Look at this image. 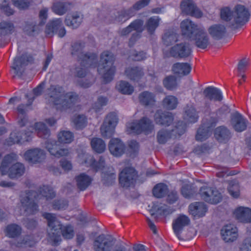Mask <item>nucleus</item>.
I'll use <instances>...</instances> for the list:
<instances>
[{
  "instance_id": "nucleus-63",
  "label": "nucleus",
  "mask_w": 251,
  "mask_h": 251,
  "mask_svg": "<svg viewBox=\"0 0 251 251\" xmlns=\"http://www.w3.org/2000/svg\"><path fill=\"white\" fill-rule=\"evenodd\" d=\"M12 1L15 6L19 9H25L29 6L27 0H12Z\"/></svg>"
},
{
  "instance_id": "nucleus-13",
  "label": "nucleus",
  "mask_w": 251,
  "mask_h": 251,
  "mask_svg": "<svg viewBox=\"0 0 251 251\" xmlns=\"http://www.w3.org/2000/svg\"><path fill=\"white\" fill-rule=\"evenodd\" d=\"M78 161L81 164H84L87 167H90L96 171L101 170L104 166V160L100 157L99 162H96L92 156L85 153L78 155Z\"/></svg>"
},
{
  "instance_id": "nucleus-62",
  "label": "nucleus",
  "mask_w": 251,
  "mask_h": 251,
  "mask_svg": "<svg viewBox=\"0 0 251 251\" xmlns=\"http://www.w3.org/2000/svg\"><path fill=\"white\" fill-rule=\"evenodd\" d=\"M35 241L32 240V237L27 236L25 241L24 240L23 242L18 243L16 246L18 247H22L24 246L25 247H32L35 244Z\"/></svg>"
},
{
  "instance_id": "nucleus-39",
  "label": "nucleus",
  "mask_w": 251,
  "mask_h": 251,
  "mask_svg": "<svg viewBox=\"0 0 251 251\" xmlns=\"http://www.w3.org/2000/svg\"><path fill=\"white\" fill-rule=\"evenodd\" d=\"M210 134V127L202 126L199 128L196 136V138L198 141H202L206 139Z\"/></svg>"
},
{
  "instance_id": "nucleus-15",
  "label": "nucleus",
  "mask_w": 251,
  "mask_h": 251,
  "mask_svg": "<svg viewBox=\"0 0 251 251\" xmlns=\"http://www.w3.org/2000/svg\"><path fill=\"white\" fill-rule=\"evenodd\" d=\"M114 244L113 240L102 234L95 239L94 242V249L95 251H111Z\"/></svg>"
},
{
  "instance_id": "nucleus-9",
  "label": "nucleus",
  "mask_w": 251,
  "mask_h": 251,
  "mask_svg": "<svg viewBox=\"0 0 251 251\" xmlns=\"http://www.w3.org/2000/svg\"><path fill=\"white\" fill-rule=\"evenodd\" d=\"M117 123V115L115 113L108 114L100 128L101 135L105 138H110L114 133Z\"/></svg>"
},
{
  "instance_id": "nucleus-56",
  "label": "nucleus",
  "mask_w": 251,
  "mask_h": 251,
  "mask_svg": "<svg viewBox=\"0 0 251 251\" xmlns=\"http://www.w3.org/2000/svg\"><path fill=\"white\" fill-rule=\"evenodd\" d=\"M139 150V145L138 143L135 141H131L128 144L127 149V153L131 156H134Z\"/></svg>"
},
{
  "instance_id": "nucleus-21",
  "label": "nucleus",
  "mask_w": 251,
  "mask_h": 251,
  "mask_svg": "<svg viewBox=\"0 0 251 251\" xmlns=\"http://www.w3.org/2000/svg\"><path fill=\"white\" fill-rule=\"evenodd\" d=\"M200 27L189 20H184L180 24L182 34L185 37L191 39Z\"/></svg>"
},
{
  "instance_id": "nucleus-18",
  "label": "nucleus",
  "mask_w": 251,
  "mask_h": 251,
  "mask_svg": "<svg viewBox=\"0 0 251 251\" xmlns=\"http://www.w3.org/2000/svg\"><path fill=\"white\" fill-rule=\"evenodd\" d=\"M195 41L196 46L200 49H204L210 44L209 38L203 28L200 27L191 39Z\"/></svg>"
},
{
  "instance_id": "nucleus-57",
  "label": "nucleus",
  "mask_w": 251,
  "mask_h": 251,
  "mask_svg": "<svg viewBox=\"0 0 251 251\" xmlns=\"http://www.w3.org/2000/svg\"><path fill=\"white\" fill-rule=\"evenodd\" d=\"M13 27V25L11 23L7 22L0 23V35H5L10 33Z\"/></svg>"
},
{
  "instance_id": "nucleus-32",
  "label": "nucleus",
  "mask_w": 251,
  "mask_h": 251,
  "mask_svg": "<svg viewBox=\"0 0 251 251\" xmlns=\"http://www.w3.org/2000/svg\"><path fill=\"white\" fill-rule=\"evenodd\" d=\"M92 178L85 174H81L76 177L78 188L80 190H84L91 183Z\"/></svg>"
},
{
  "instance_id": "nucleus-11",
  "label": "nucleus",
  "mask_w": 251,
  "mask_h": 251,
  "mask_svg": "<svg viewBox=\"0 0 251 251\" xmlns=\"http://www.w3.org/2000/svg\"><path fill=\"white\" fill-rule=\"evenodd\" d=\"M137 173L134 168L127 167L121 171L119 176L120 183L123 187H129L134 183Z\"/></svg>"
},
{
  "instance_id": "nucleus-45",
  "label": "nucleus",
  "mask_w": 251,
  "mask_h": 251,
  "mask_svg": "<svg viewBox=\"0 0 251 251\" xmlns=\"http://www.w3.org/2000/svg\"><path fill=\"white\" fill-rule=\"evenodd\" d=\"M228 193L234 198H237L240 194V187L239 184L235 181L229 182L227 188Z\"/></svg>"
},
{
  "instance_id": "nucleus-24",
  "label": "nucleus",
  "mask_w": 251,
  "mask_h": 251,
  "mask_svg": "<svg viewBox=\"0 0 251 251\" xmlns=\"http://www.w3.org/2000/svg\"><path fill=\"white\" fill-rule=\"evenodd\" d=\"M231 124L234 129L239 132L244 130L247 127V121L239 113H235L231 118Z\"/></svg>"
},
{
  "instance_id": "nucleus-58",
  "label": "nucleus",
  "mask_w": 251,
  "mask_h": 251,
  "mask_svg": "<svg viewBox=\"0 0 251 251\" xmlns=\"http://www.w3.org/2000/svg\"><path fill=\"white\" fill-rule=\"evenodd\" d=\"M186 126L182 122L179 123L178 125L172 131V134H174L175 137L180 136L185 131Z\"/></svg>"
},
{
  "instance_id": "nucleus-7",
  "label": "nucleus",
  "mask_w": 251,
  "mask_h": 251,
  "mask_svg": "<svg viewBox=\"0 0 251 251\" xmlns=\"http://www.w3.org/2000/svg\"><path fill=\"white\" fill-rule=\"evenodd\" d=\"M153 129L152 123L146 117H143L139 121L129 122L126 126V131L128 134H139L144 132L148 134Z\"/></svg>"
},
{
  "instance_id": "nucleus-10",
  "label": "nucleus",
  "mask_w": 251,
  "mask_h": 251,
  "mask_svg": "<svg viewBox=\"0 0 251 251\" xmlns=\"http://www.w3.org/2000/svg\"><path fill=\"white\" fill-rule=\"evenodd\" d=\"M201 198L209 203L217 204L222 199L221 195L217 190L207 186L202 187L200 190Z\"/></svg>"
},
{
  "instance_id": "nucleus-34",
  "label": "nucleus",
  "mask_w": 251,
  "mask_h": 251,
  "mask_svg": "<svg viewBox=\"0 0 251 251\" xmlns=\"http://www.w3.org/2000/svg\"><path fill=\"white\" fill-rule=\"evenodd\" d=\"M139 100L140 103L145 105L151 106L155 103L154 95L148 91L141 93L139 96Z\"/></svg>"
},
{
  "instance_id": "nucleus-8",
  "label": "nucleus",
  "mask_w": 251,
  "mask_h": 251,
  "mask_svg": "<svg viewBox=\"0 0 251 251\" xmlns=\"http://www.w3.org/2000/svg\"><path fill=\"white\" fill-rule=\"evenodd\" d=\"M84 45L81 43H76L72 46V53L73 55H76L78 57L79 61L82 66L93 65L96 60V55L95 54H84L82 51Z\"/></svg>"
},
{
  "instance_id": "nucleus-17",
  "label": "nucleus",
  "mask_w": 251,
  "mask_h": 251,
  "mask_svg": "<svg viewBox=\"0 0 251 251\" xmlns=\"http://www.w3.org/2000/svg\"><path fill=\"white\" fill-rule=\"evenodd\" d=\"M45 32L49 35H52L55 32L57 33L60 37H62L66 34V30L62 26V21L60 19L50 21L47 25Z\"/></svg>"
},
{
  "instance_id": "nucleus-61",
  "label": "nucleus",
  "mask_w": 251,
  "mask_h": 251,
  "mask_svg": "<svg viewBox=\"0 0 251 251\" xmlns=\"http://www.w3.org/2000/svg\"><path fill=\"white\" fill-rule=\"evenodd\" d=\"M107 99L106 98L100 97L98 98L97 102L95 103L94 109L96 111L99 110L101 107L106 104Z\"/></svg>"
},
{
  "instance_id": "nucleus-16",
  "label": "nucleus",
  "mask_w": 251,
  "mask_h": 251,
  "mask_svg": "<svg viewBox=\"0 0 251 251\" xmlns=\"http://www.w3.org/2000/svg\"><path fill=\"white\" fill-rule=\"evenodd\" d=\"M222 239L226 242H232L238 237V231L237 227L233 224L224 226L221 230Z\"/></svg>"
},
{
  "instance_id": "nucleus-60",
  "label": "nucleus",
  "mask_w": 251,
  "mask_h": 251,
  "mask_svg": "<svg viewBox=\"0 0 251 251\" xmlns=\"http://www.w3.org/2000/svg\"><path fill=\"white\" fill-rule=\"evenodd\" d=\"M241 251H251V237L246 238L240 245Z\"/></svg>"
},
{
  "instance_id": "nucleus-29",
  "label": "nucleus",
  "mask_w": 251,
  "mask_h": 251,
  "mask_svg": "<svg viewBox=\"0 0 251 251\" xmlns=\"http://www.w3.org/2000/svg\"><path fill=\"white\" fill-rule=\"evenodd\" d=\"M205 98L210 100L220 101L223 99L222 92L220 89L212 86L205 88L203 91Z\"/></svg>"
},
{
  "instance_id": "nucleus-64",
  "label": "nucleus",
  "mask_w": 251,
  "mask_h": 251,
  "mask_svg": "<svg viewBox=\"0 0 251 251\" xmlns=\"http://www.w3.org/2000/svg\"><path fill=\"white\" fill-rule=\"evenodd\" d=\"M249 64V60L248 59L244 58L241 60L238 65V70L240 73H242L245 71L247 67Z\"/></svg>"
},
{
  "instance_id": "nucleus-12",
  "label": "nucleus",
  "mask_w": 251,
  "mask_h": 251,
  "mask_svg": "<svg viewBox=\"0 0 251 251\" xmlns=\"http://www.w3.org/2000/svg\"><path fill=\"white\" fill-rule=\"evenodd\" d=\"M32 131L21 133L18 130L13 131L10 135L9 137L6 140L5 144L11 146L15 144H24L31 139Z\"/></svg>"
},
{
  "instance_id": "nucleus-6",
  "label": "nucleus",
  "mask_w": 251,
  "mask_h": 251,
  "mask_svg": "<svg viewBox=\"0 0 251 251\" xmlns=\"http://www.w3.org/2000/svg\"><path fill=\"white\" fill-rule=\"evenodd\" d=\"M114 60L113 54L109 51H104L101 54L98 71L105 82L110 81L113 78L115 72V67L113 65Z\"/></svg>"
},
{
  "instance_id": "nucleus-44",
  "label": "nucleus",
  "mask_w": 251,
  "mask_h": 251,
  "mask_svg": "<svg viewBox=\"0 0 251 251\" xmlns=\"http://www.w3.org/2000/svg\"><path fill=\"white\" fill-rule=\"evenodd\" d=\"M57 136L58 141L63 144L70 143L74 138L73 133L69 131H61L58 134Z\"/></svg>"
},
{
  "instance_id": "nucleus-30",
  "label": "nucleus",
  "mask_w": 251,
  "mask_h": 251,
  "mask_svg": "<svg viewBox=\"0 0 251 251\" xmlns=\"http://www.w3.org/2000/svg\"><path fill=\"white\" fill-rule=\"evenodd\" d=\"M191 70V67L187 63H176L174 64L172 71L174 74L179 76L189 74Z\"/></svg>"
},
{
  "instance_id": "nucleus-41",
  "label": "nucleus",
  "mask_w": 251,
  "mask_h": 251,
  "mask_svg": "<svg viewBox=\"0 0 251 251\" xmlns=\"http://www.w3.org/2000/svg\"><path fill=\"white\" fill-rule=\"evenodd\" d=\"M70 4L64 2L54 3L52 7V10L53 12L59 15L64 14L67 11Z\"/></svg>"
},
{
  "instance_id": "nucleus-55",
  "label": "nucleus",
  "mask_w": 251,
  "mask_h": 251,
  "mask_svg": "<svg viewBox=\"0 0 251 251\" xmlns=\"http://www.w3.org/2000/svg\"><path fill=\"white\" fill-rule=\"evenodd\" d=\"M159 19L158 17L151 18L147 24V28L149 32L151 33L158 25Z\"/></svg>"
},
{
  "instance_id": "nucleus-25",
  "label": "nucleus",
  "mask_w": 251,
  "mask_h": 251,
  "mask_svg": "<svg viewBox=\"0 0 251 251\" xmlns=\"http://www.w3.org/2000/svg\"><path fill=\"white\" fill-rule=\"evenodd\" d=\"M208 31L212 38L215 40H219L224 36L226 29L222 24H214L209 27Z\"/></svg>"
},
{
  "instance_id": "nucleus-51",
  "label": "nucleus",
  "mask_w": 251,
  "mask_h": 251,
  "mask_svg": "<svg viewBox=\"0 0 251 251\" xmlns=\"http://www.w3.org/2000/svg\"><path fill=\"white\" fill-rule=\"evenodd\" d=\"M169 212L167 211V206L163 205L158 206L153 204L152 209L151 210V213L152 216L154 215H166Z\"/></svg>"
},
{
  "instance_id": "nucleus-19",
  "label": "nucleus",
  "mask_w": 251,
  "mask_h": 251,
  "mask_svg": "<svg viewBox=\"0 0 251 251\" xmlns=\"http://www.w3.org/2000/svg\"><path fill=\"white\" fill-rule=\"evenodd\" d=\"M25 160L31 163H36L42 161L45 158V153L38 148L27 150L24 154Z\"/></svg>"
},
{
  "instance_id": "nucleus-52",
  "label": "nucleus",
  "mask_w": 251,
  "mask_h": 251,
  "mask_svg": "<svg viewBox=\"0 0 251 251\" xmlns=\"http://www.w3.org/2000/svg\"><path fill=\"white\" fill-rule=\"evenodd\" d=\"M164 86L169 90L175 88L177 85L176 78L175 76L171 75L167 77L163 81Z\"/></svg>"
},
{
  "instance_id": "nucleus-43",
  "label": "nucleus",
  "mask_w": 251,
  "mask_h": 251,
  "mask_svg": "<svg viewBox=\"0 0 251 251\" xmlns=\"http://www.w3.org/2000/svg\"><path fill=\"white\" fill-rule=\"evenodd\" d=\"M34 129L39 137L46 138L49 136L50 131L45 125L42 123H37L35 125V127L32 128Z\"/></svg>"
},
{
  "instance_id": "nucleus-53",
  "label": "nucleus",
  "mask_w": 251,
  "mask_h": 251,
  "mask_svg": "<svg viewBox=\"0 0 251 251\" xmlns=\"http://www.w3.org/2000/svg\"><path fill=\"white\" fill-rule=\"evenodd\" d=\"M73 123L76 128L80 129L86 125V118L83 115L75 116L73 120Z\"/></svg>"
},
{
  "instance_id": "nucleus-47",
  "label": "nucleus",
  "mask_w": 251,
  "mask_h": 251,
  "mask_svg": "<svg viewBox=\"0 0 251 251\" xmlns=\"http://www.w3.org/2000/svg\"><path fill=\"white\" fill-rule=\"evenodd\" d=\"M167 191V185L163 183H159L154 186L153 194L156 198H162L166 194Z\"/></svg>"
},
{
  "instance_id": "nucleus-46",
  "label": "nucleus",
  "mask_w": 251,
  "mask_h": 251,
  "mask_svg": "<svg viewBox=\"0 0 251 251\" xmlns=\"http://www.w3.org/2000/svg\"><path fill=\"white\" fill-rule=\"evenodd\" d=\"M177 99L173 96H167L163 101V106L168 109H174L177 105Z\"/></svg>"
},
{
  "instance_id": "nucleus-28",
  "label": "nucleus",
  "mask_w": 251,
  "mask_h": 251,
  "mask_svg": "<svg viewBox=\"0 0 251 251\" xmlns=\"http://www.w3.org/2000/svg\"><path fill=\"white\" fill-rule=\"evenodd\" d=\"M154 120L157 124L168 126L173 122V117L171 113H162L161 111H158L155 114Z\"/></svg>"
},
{
  "instance_id": "nucleus-36",
  "label": "nucleus",
  "mask_w": 251,
  "mask_h": 251,
  "mask_svg": "<svg viewBox=\"0 0 251 251\" xmlns=\"http://www.w3.org/2000/svg\"><path fill=\"white\" fill-rule=\"evenodd\" d=\"M184 118L189 123H195L197 121L198 118L197 113L192 106H188L185 108Z\"/></svg>"
},
{
  "instance_id": "nucleus-2",
  "label": "nucleus",
  "mask_w": 251,
  "mask_h": 251,
  "mask_svg": "<svg viewBox=\"0 0 251 251\" xmlns=\"http://www.w3.org/2000/svg\"><path fill=\"white\" fill-rule=\"evenodd\" d=\"M43 217L47 220L50 231L48 236L49 243L52 246H57L61 242V237L58 234L61 230L63 237L65 239H71L74 236V231L70 226H62L58 221L55 216L50 213H44Z\"/></svg>"
},
{
  "instance_id": "nucleus-48",
  "label": "nucleus",
  "mask_w": 251,
  "mask_h": 251,
  "mask_svg": "<svg viewBox=\"0 0 251 251\" xmlns=\"http://www.w3.org/2000/svg\"><path fill=\"white\" fill-rule=\"evenodd\" d=\"M23 64L22 60V57H16L14 60L13 65L12 66L11 72L13 74L14 76H20L22 73L21 72V67Z\"/></svg>"
},
{
  "instance_id": "nucleus-31",
  "label": "nucleus",
  "mask_w": 251,
  "mask_h": 251,
  "mask_svg": "<svg viewBox=\"0 0 251 251\" xmlns=\"http://www.w3.org/2000/svg\"><path fill=\"white\" fill-rule=\"evenodd\" d=\"M189 223L188 217L185 215H180L173 223V229L176 235L179 238V235L183 227Z\"/></svg>"
},
{
  "instance_id": "nucleus-42",
  "label": "nucleus",
  "mask_w": 251,
  "mask_h": 251,
  "mask_svg": "<svg viewBox=\"0 0 251 251\" xmlns=\"http://www.w3.org/2000/svg\"><path fill=\"white\" fill-rule=\"evenodd\" d=\"M116 89L124 94L130 95L133 91V88L128 82L121 81L116 85Z\"/></svg>"
},
{
  "instance_id": "nucleus-54",
  "label": "nucleus",
  "mask_w": 251,
  "mask_h": 251,
  "mask_svg": "<svg viewBox=\"0 0 251 251\" xmlns=\"http://www.w3.org/2000/svg\"><path fill=\"white\" fill-rule=\"evenodd\" d=\"M172 137V134L169 133L166 130H161L158 133L157 138L160 144H164L167 140Z\"/></svg>"
},
{
  "instance_id": "nucleus-14",
  "label": "nucleus",
  "mask_w": 251,
  "mask_h": 251,
  "mask_svg": "<svg viewBox=\"0 0 251 251\" xmlns=\"http://www.w3.org/2000/svg\"><path fill=\"white\" fill-rule=\"evenodd\" d=\"M168 51V53H166V55L176 57H186L190 55L191 50L188 45L178 42L170 47Z\"/></svg>"
},
{
  "instance_id": "nucleus-20",
  "label": "nucleus",
  "mask_w": 251,
  "mask_h": 251,
  "mask_svg": "<svg viewBox=\"0 0 251 251\" xmlns=\"http://www.w3.org/2000/svg\"><path fill=\"white\" fill-rule=\"evenodd\" d=\"M233 214L241 223H251V208L250 207L238 206L234 210Z\"/></svg>"
},
{
  "instance_id": "nucleus-59",
  "label": "nucleus",
  "mask_w": 251,
  "mask_h": 251,
  "mask_svg": "<svg viewBox=\"0 0 251 251\" xmlns=\"http://www.w3.org/2000/svg\"><path fill=\"white\" fill-rule=\"evenodd\" d=\"M23 108V106H19L17 109L19 113L18 118L19 119L18 123L21 126L25 125V122L26 121V118L24 115L25 110Z\"/></svg>"
},
{
  "instance_id": "nucleus-23",
  "label": "nucleus",
  "mask_w": 251,
  "mask_h": 251,
  "mask_svg": "<svg viewBox=\"0 0 251 251\" xmlns=\"http://www.w3.org/2000/svg\"><path fill=\"white\" fill-rule=\"evenodd\" d=\"M46 148L50 154L56 157L67 156L70 152L69 150L66 149L58 150L56 142L53 140L48 141L46 144Z\"/></svg>"
},
{
  "instance_id": "nucleus-26",
  "label": "nucleus",
  "mask_w": 251,
  "mask_h": 251,
  "mask_svg": "<svg viewBox=\"0 0 251 251\" xmlns=\"http://www.w3.org/2000/svg\"><path fill=\"white\" fill-rule=\"evenodd\" d=\"M164 45L166 49H164V51H168L169 48L176 45L178 42L177 35L173 31H168L166 32L162 38Z\"/></svg>"
},
{
  "instance_id": "nucleus-49",
  "label": "nucleus",
  "mask_w": 251,
  "mask_h": 251,
  "mask_svg": "<svg viewBox=\"0 0 251 251\" xmlns=\"http://www.w3.org/2000/svg\"><path fill=\"white\" fill-rule=\"evenodd\" d=\"M195 6L194 3L191 0H184L181 2L180 5L182 11L187 15L192 13V10Z\"/></svg>"
},
{
  "instance_id": "nucleus-27",
  "label": "nucleus",
  "mask_w": 251,
  "mask_h": 251,
  "mask_svg": "<svg viewBox=\"0 0 251 251\" xmlns=\"http://www.w3.org/2000/svg\"><path fill=\"white\" fill-rule=\"evenodd\" d=\"M206 211V205L202 202H196L189 206V212L195 218L203 216Z\"/></svg>"
},
{
  "instance_id": "nucleus-50",
  "label": "nucleus",
  "mask_w": 251,
  "mask_h": 251,
  "mask_svg": "<svg viewBox=\"0 0 251 251\" xmlns=\"http://www.w3.org/2000/svg\"><path fill=\"white\" fill-rule=\"evenodd\" d=\"M228 131L225 127H219L215 129V136L216 138L220 141H222L223 139H225L228 136Z\"/></svg>"
},
{
  "instance_id": "nucleus-33",
  "label": "nucleus",
  "mask_w": 251,
  "mask_h": 251,
  "mask_svg": "<svg viewBox=\"0 0 251 251\" xmlns=\"http://www.w3.org/2000/svg\"><path fill=\"white\" fill-rule=\"evenodd\" d=\"M125 74L129 78L136 81H138L143 74L142 69L138 67L128 68L126 70Z\"/></svg>"
},
{
  "instance_id": "nucleus-3",
  "label": "nucleus",
  "mask_w": 251,
  "mask_h": 251,
  "mask_svg": "<svg viewBox=\"0 0 251 251\" xmlns=\"http://www.w3.org/2000/svg\"><path fill=\"white\" fill-rule=\"evenodd\" d=\"M50 102L53 103L56 109L61 111L72 108L77 101V96L74 93H64L62 87L51 86L48 90Z\"/></svg>"
},
{
  "instance_id": "nucleus-4",
  "label": "nucleus",
  "mask_w": 251,
  "mask_h": 251,
  "mask_svg": "<svg viewBox=\"0 0 251 251\" xmlns=\"http://www.w3.org/2000/svg\"><path fill=\"white\" fill-rule=\"evenodd\" d=\"M250 15L248 9L242 5H237L233 10L225 7L221 11L222 19L234 28L240 27L247 23Z\"/></svg>"
},
{
  "instance_id": "nucleus-22",
  "label": "nucleus",
  "mask_w": 251,
  "mask_h": 251,
  "mask_svg": "<svg viewBox=\"0 0 251 251\" xmlns=\"http://www.w3.org/2000/svg\"><path fill=\"white\" fill-rule=\"evenodd\" d=\"M108 148L110 153L115 156H120L125 152L126 150L124 144L118 138L111 139Z\"/></svg>"
},
{
  "instance_id": "nucleus-35",
  "label": "nucleus",
  "mask_w": 251,
  "mask_h": 251,
  "mask_svg": "<svg viewBox=\"0 0 251 251\" xmlns=\"http://www.w3.org/2000/svg\"><path fill=\"white\" fill-rule=\"evenodd\" d=\"M81 22L82 17L80 14L77 13H74L71 16H67L65 20L66 25L72 28H76L78 27Z\"/></svg>"
},
{
  "instance_id": "nucleus-5",
  "label": "nucleus",
  "mask_w": 251,
  "mask_h": 251,
  "mask_svg": "<svg viewBox=\"0 0 251 251\" xmlns=\"http://www.w3.org/2000/svg\"><path fill=\"white\" fill-rule=\"evenodd\" d=\"M17 156L15 153H11L4 156L0 166L2 175H7L11 178H15L22 176L25 173V167L21 163H15Z\"/></svg>"
},
{
  "instance_id": "nucleus-37",
  "label": "nucleus",
  "mask_w": 251,
  "mask_h": 251,
  "mask_svg": "<svg viewBox=\"0 0 251 251\" xmlns=\"http://www.w3.org/2000/svg\"><path fill=\"white\" fill-rule=\"evenodd\" d=\"M91 145L93 150L99 153L103 152L106 148L104 141L99 138H94L91 141Z\"/></svg>"
},
{
  "instance_id": "nucleus-40",
  "label": "nucleus",
  "mask_w": 251,
  "mask_h": 251,
  "mask_svg": "<svg viewBox=\"0 0 251 251\" xmlns=\"http://www.w3.org/2000/svg\"><path fill=\"white\" fill-rule=\"evenodd\" d=\"M5 232L9 237L14 238L20 234L21 228L15 224L9 225L6 226Z\"/></svg>"
},
{
  "instance_id": "nucleus-1",
  "label": "nucleus",
  "mask_w": 251,
  "mask_h": 251,
  "mask_svg": "<svg viewBox=\"0 0 251 251\" xmlns=\"http://www.w3.org/2000/svg\"><path fill=\"white\" fill-rule=\"evenodd\" d=\"M55 194L52 189L47 186L40 188L38 192L30 191L23 193L21 197V204L18 207L21 214H33L38 210V206L35 201L46 198L47 200L52 199Z\"/></svg>"
},
{
  "instance_id": "nucleus-38",
  "label": "nucleus",
  "mask_w": 251,
  "mask_h": 251,
  "mask_svg": "<svg viewBox=\"0 0 251 251\" xmlns=\"http://www.w3.org/2000/svg\"><path fill=\"white\" fill-rule=\"evenodd\" d=\"M143 22L141 20H137L132 23L124 29L122 31L123 35H126L133 30L137 32L142 31Z\"/></svg>"
}]
</instances>
